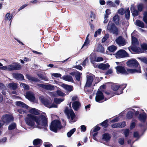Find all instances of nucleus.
Masks as SVG:
<instances>
[{
	"instance_id": "nucleus-23",
	"label": "nucleus",
	"mask_w": 147,
	"mask_h": 147,
	"mask_svg": "<svg viewBox=\"0 0 147 147\" xmlns=\"http://www.w3.org/2000/svg\"><path fill=\"white\" fill-rule=\"evenodd\" d=\"M16 105L18 106L21 107L25 109H28L29 106L23 102L21 101H17L16 102Z\"/></svg>"
},
{
	"instance_id": "nucleus-33",
	"label": "nucleus",
	"mask_w": 147,
	"mask_h": 147,
	"mask_svg": "<svg viewBox=\"0 0 147 147\" xmlns=\"http://www.w3.org/2000/svg\"><path fill=\"white\" fill-rule=\"evenodd\" d=\"M64 88L68 91L71 92L74 90L73 87L71 85H65Z\"/></svg>"
},
{
	"instance_id": "nucleus-6",
	"label": "nucleus",
	"mask_w": 147,
	"mask_h": 147,
	"mask_svg": "<svg viewBox=\"0 0 147 147\" xmlns=\"http://www.w3.org/2000/svg\"><path fill=\"white\" fill-rule=\"evenodd\" d=\"M107 29L110 32L115 35L117 36L119 33V29L114 23L110 21L107 26Z\"/></svg>"
},
{
	"instance_id": "nucleus-19",
	"label": "nucleus",
	"mask_w": 147,
	"mask_h": 147,
	"mask_svg": "<svg viewBox=\"0 0 147 147\" xmlns=\"http://www.w3.org/2000/svg\"><path fill=\"white\" fill-rule=\"evenodd\" d=\"M81 106L80 103L78 101H75L72 104V107L75 111H77Z\"/></svg>"
},
{
	"instance_id": "nucleus-38",
	"label": "nucleus",
	"mask_w": 147,
	"mask_h": 147,
	"mask_svg": "<svg viewBox=\"0 0 147 147\" xmlns=\"http://www.w3.org/2000/svg\"><path fill=\"white\" fill-rule=\"evenodd\" d=\"M8 86L9 87L13 90H16L17 87V84L16 83H11L9 84Z\"/></svg>"
},
{
	"instance_id": "nucleus-4",
	"label": "nucleus",
	"mask_w": 147,
	"mask_h": 147,
	"mask_svg": "<svg viewBox=\"0 0 147 147\" xmlns=\"http://www.w3.org/2000/svg\"><path fill=\"white\" fill-rule=\"evenodd\" d=\"M131 43L132 46L130 49L133 51L138 53H141V49L140 47H137L139 44V42L137 38L134 36H131Z\"/></svg>"
},
{
	"instance_id": "nucleus-30",
	"label": "nucleus",
	"mask_w": 147,
	"mask_h": 147,
	"mask_svg": "<svg viewBox=\"0 0 147 147\" xmlns=\"http://www.w3.org/2000/svg\"><path fill=\"white\" fill-rule=\"evenodd\" d=\"M42 141L40 139L37 138L34 140L33 142V143L34 146H36L40 144V143L42 144Z\"/></svg>"
},
{
	"instance_id": "nucleus-39",
	"label": "nucleus",
	"mask_w": 147,
	"mask_h": 147,
	"mask_svg": "<svg viewBox=\"0 0 147 147\" xmlns=\"http://www.w3.org/2000/svg\"><path fill=\"white\" fill-rule=\"evenodd\" d=\"M76 129L74 128L70 130V131L68 132L67 133V136L68 137H70L71 135L75 131Z\"/></svg>"
},
{
	"instance_id": "nucleus-31",
	"label": "nucleus",
	"mask_w": 147,
	"mask_h": 147,
	"mask_svg": "<svg viewBox=\"0 0 147 147\" xmlns=\"http://www.w3.org/2000/svg\"><path fill=\"white\" fill-rule=\"evenodd\" d=\"M109 119H106L101 123L100 124L101 126L104 127L105 128H107L109 126Z\"/></svg>"
},
{
	"instance_id": "nucleus-41",
	"label": "nucleus",
	"mask_w": 147,
	"mask_h": 147,
	"mask_svg": "<svg viewBox=\"0 0 147 147\" xmlns=\"http://www.w3.org/2000/svg\"><path fill=\"white\" fill-rule=\"evenodd\" d=\"M82 75V73L80 72H79L77 71V73L75 76L76 79V80L79 82L80 80V78L81 77V76Z\"/></svg>"
},
{
	"instance_id": "nucleus-37",
	"label": "nucleus",
	"mask_w": 147,
	"mask_h": 147,
	"mask_svg": "<svg viewBox=\"0 0 147 147\" xmlns=\"http://www.w3.org/2000/svg\"><path fill=\"white\" fill-rule=\"evenodd\" d=\"M16 127V124L15 123H13L9 126L8 129L9 130H13L15 129Z\"/></svg>"
},
{
	"instance_id": "nucleus-42",
	"label": "nucleus",
	"mask_w": 147,
	"mask_h": 147,
	"mask_svg": "<svg viewBox=\"0 0 147 147\" xmlns=\"http://www.w3.org/2000/svg\"><path fill=\"white\" fill-rule=\"evenodd\" d=\"M143 20L144 22L147 24V11H145L144 13Z\"/></svg>"
},
{
	"instance_id": "nucleus-36",
	"label": "nucleus",
	"mask_w": 147,
	"mask_h": 147,
	"mask_svg": "<svg viewBox=\"0 0 147 147\" xmlns=\"http://www.w3.org/2000/svg\"><path fill=\"white\" fill-rule=\"evenodd\" d=\"M130 10L131 11H132V10H133L132 14L134 16H136L138 15L139 13L138 11L135 9L134 7H131Z\"/></svg>"
},
{
	"instance_id": "nucleus-52",
	"label": "nucleus",
	"mask_w": 147,
	"mask_h": 147,
	"mask_svg": "<svg viewBox=\"0 0 147 147\" xmlns=\"http://www.w3.org/2000/svg\"><path fill=\"white\" fill-rule=\"evenodd\" d=\"M118 12L121 15H123L125 12V11L123 8H121L118 10Z\"/></svg>"
},
{
	"instance_id": "nucleus-26",
	"label": "nucleus",
	"mask_w": 147,
	"mask_h": 147,
	"mask_svg": "<svg viewBox=\"0 0 147 147\" xmlns=\"http://www.w3.org/2000/svg\"><path fill=\"white\" fill-rule=\"evenodd\" d=\"M39 111V110L34 108H32L29 110V112L30 113L36 115H39L40 114Z\"/></svg>"
},
{
	"instance_id": "nucleus-49",
	"label": "nucleus",
	"mask_w": 147,
	"mask_h": 147,
	"mask_svg": "<svg viewBox=\"0 0 147 147\" xmlns=\"http://www.w3.org/2000/svg\"><path fill=\"white\" fill-rule=\"evenodd\" d=\"M139 59L142 62L147 64V58L143 57L142 58L140 57Z\"/></svg>"
},
{
	"instance_id": "nucleus-8",
	"label": "nucleus",
	"mask_w": 147,
	"mask_h": 147,
	"mask_svg": "<svg viewBox=\"0 0 147 147\" xmlns=\"http://www.w3.org/2000/svg\"><path fill=\"white\" fill-rule=\"evenodd\" d=\"M127 65L130 67L136 68L138 67L139 68L138 70L140 69V67L138 61L135 59H132L128 60L127 62Z\"/></svg>"
},
{
	"instance_id": "nucleus-53",
	"label": "nucleus",
	"mask_w": 147,
	"mask_h": 147,
	"mask_svg": "<svg viewBox=\"0 0 147 147\" xmlns=\"http://www.w3.org/2000/svg\"><path fill=\"white\" fill-rule=\"evenodd\" d=\"M109 38L108 35H107L104 36L102 38V42L103 43L105 42L107 40L108 38Z\"/></svg>"
},
{
	"instance_id": "nucleus-20",
	"label": "nucleus",
	"mask_w": 147,
	"mask_h": 147,
	"mask_svg": "<svg viewBox=\"0 0 147 147\" xmlns=\"http://www.w3.org/2000/svg\"><path fill=\"white\" fill-rule=\"evenodd\" d=\"M13 77L18 80H24L23 75L21 74L14 73L13 74Z\"/></svg>"
},
{
	"instance_id": "nucleus-48",
	"label": "nucleus",
	"mask_w": 147,
	"mask_h": 147,
	"mask_svg": "<svg viewBox=\"0 0 147 147\" xmlns=\"http://www.w3.org/2000/svg\"><path fill=\"white\" fill-rule=\"evenodd\" d=\"M54 101L55 102V103H56L59 104H60L61 102L63 100L61 99H59L56 98H54Z\"/></svg>"
},
{
	"instance_id": "nucleus-54",
	"label": "nucleus",
	"mask_w": 147,
	"mask_h": 147,
	"mask_svg": "<svg viewBox=\"0 0 147 147\" xmlns=\"http://www.w3.org/2000/svg\"><path fill=\"white\" fill-rule=\"evenodd\" d=\"M57 94L58 95L63 96L65 94L63 93L62 92L59 90H57Z\"/></svg>"
},
{
	"instance_id": "nucleus-57",
	"label": "nucleus",
	"mask_w": 147,
	"mask_h": 147,
	"mask_svg": "<svg viewBox=\"0 0 147 147\" xmlns=\"http://www.w3.org/2000/svg\"><path fill=\"white\" fill-rule=\"evenodd\" d=\"M138 9L139 11H142L143 8V5L142 4H140L139 5L138 7Z\"/></svg>"
},
{
	"instance_id": "nucleus-63",
	"label": "nucleus",
	"mask_w": 147,
	"mask_h": 147,
	"mask_svg": "<svg viewBox=\"0 0 147 147\" xmlns=\"http://www.w3.org/2000/svg\"><path fill=\"white\" fill-rule=\"evenodd\" d=\"M52 76L55 77L59 78L60 77L61 75L58 73H53V74Z\"/></svg>"
},
{
	"instance_id": "nucleus-44",
	"label": "nucleus",
	"mask_w": 147,
	"mask_h": 147,
	"mask_svg": "<svg viewBox=\"0 0 147 147\" xmlns=\"http://www.w3.org/2000/svg\"><path fill=\"white\" fill-rule=\"evenodd\" d=\"M10 13H7L5 15V17L8 18L9 20H11L13 16V13H12L11 15H10Z\"/></svg>"
},
{
	"instance_id": "nucleus-55",
	"label": "nucleus",
	"mask_w": 147,
	"mask_h": 147,
	"mask_svg": "<svg viewBox=\"0 0 147 147\" xmlns=\"http://www.w3.org/2000/svg\"><path fill=\"white\" fill-rule=\"evenodd\" d=\"M100 129V127L97 126H96L94 127L93 129V132H96L99 130Z\"/></svg>"
},
{
	"instance_id": "nucleus-64",
	"label": "nucleus",
	"mask_w": 147,
	"mask_h": 147,
	"mask_svg": "<svg viewBox=\"0 0 147 147\" xmlns=\"http://www.w3.org/2000/svg\"><path fill=\"white\" fill-rule=\"evenodd\" d=\"M74 68H76V69H78L79 70H82V67L80 65H76V66H75L74 67Z\"/></svg>"
},
{
	"instance_id": "nucleus-2",
	"label": "nucleus",
	"mask_w": 147,
	"mask_h": 147,
	"mask_svg": "<svg viewBox=\"0 0 147 147\" xmlns=\"http://www.w3.org/2000/svg\"><path fill=\"white\" fill-rule=\"evenodd\" d=\"M116 72L118 74H121L127 75L129 74H133L135 73H141V69L137 70L136 69H126L124 67L122 66L118 65L115 67Z\"/></svg>"
},
{
	"instance_id": "nucleus-13",
	"label": "nucleus",
	"mask_w": 147,
	"mask_h": 147,
	"mask_svg": "<svg viewBox=\"0 0 147 147\" xmlns=\"http://www.w3.org/2000/svg\"><path fill=\"white\" fill-rule=\"evenodd\" d=\"M93 80V77L92 76L88 75L87 76V81L85 87H89L90 86Z\"/></svg>"
},
{
	"instance_id": "nucleus-17",
	"label": "nucleus",
	"mask_w": 147,
	"mask_h": 147,
	"mask_svg": "<svg viewBox=\"0 0 147 147\" xmlns=\"http://www.w3.org/2000/svg\"><path fill=\"white\" fill-rule=\"evenodd\" d=\"M110 67V66L108 63H100L98 65V68L99 69L104 70H107Z\"/></svg>"
},
{
	"instance_id": "nucleus-59",
	"label": "nucleus",
	"mask_w": 147,
	"mask_h": 147,
	"mask_svg": "<svg viewBox=\"0 0 147 147\" xmlns=\"http://www.w3.org/2000/svg\"><path fill=\"white\" fill-rule=\"evenodd\" d=\"M119 123H115L112 124L111 125V127L113 128L119 127Z\"/></svg>"
},
{
	"instance_id": "nucleus-29",
	"label": "nucleus",
	"mask_w": 147,
	"mask_h": 147,
	"mask_svg": "<svg viewBox=\"0 0 147 147\" xmlns=\"http://www.w3.org/2000/svg\"><path fill=\"white\" fill-rule=\"evenodd\" d=\"M117 49V47L115 45H112L109 47L107 49L111 52H114Z\"/></svg>"
},
{
	"instance_id": "nucleus-51",
	"label": "nucleus",
	"mask_w": 147,
	"mask_h": 147,
	"mask_svg": "<svg viewBox=\"0 0 147 147\" xmlns=\"http://www.w3.org/2000/svg\"><path fill=\"white\" fill-rule=\"evenodd\" d=\"M141 48L142 49L144 50H147V44L146 43H143L141 45Z\"/></svg>"
},
{
	"instance_id": "nucleus-34",
	"label": "nucleus",
	"mask_w": 147,
	"mask_h": 147,
	"mask_svg": "<svg viewBox=\"0 0 147 147\" xmlns=\"http://www.w3.org/2000/svg\"><path fill=\"white\" fill-rule=\"evenodd\" d=\"M125 18L126 19L128 20L129 19L130 16V12L129 8H128L125 10Z\"/></svg>"
},
{
	"instance_id": "nucleus-15",
	"label": "nucleus",
	"mask_w": 147,
	"mask_h": 147,
	"mask_svg": "<svg viewBox=\"0 0 147 147\" xmlns=\"http://www.w3.org/2000/svg\"><path fill=\"white\" fill-rule=\"evenodd\" d=\"M116 43L119 46H123L125 45V40L121 36H119L116 40Z\"/></svg>"
},
{
	"instance_id": "nucleus-62",
	"label": "nucleus",
	"mask_w": 147,
	"mask_h": 147,
	"mask_svg": "<svg viewBox=\"0 0 147 147\" xmlns=\"http://www.w3.org/2000/svg\"><path fill=\"white\" fill-rule=\"evenodd\" d=\"M119 142L121 145H123L124 144V140L123 138L119 139Z\"/></svg>"
},
{
	"instance_id": "nucleus-47",
	"label": "nucleus",
	"mask_w": 147,
	"mask_h": 147,
	"mask_svg": "<svg viewBox=\"0 0 147 147\" xmlns=\"http://www.w3.org/2000/svg\"><path fill=\"white\" fill-rule=\"evenodd\" d=\"M119 123V128H123L126 126V122L125 121H123L122 122L118 123Z\"/></svg>"
},
{
	"instance_id": "nucleus-28",
	"label": "nucleus",
	"mask_w": 147,
	"mask_h": 147,
	"mask_svg": "<svg viewBox=\"0 0 147 147\" xmlns=\"http://www.w3.org/2000/svg\"><path fill=\"white\" fill-rule=\"evenodd\" d=\"M134 115V113L131 111H128L126 115V118L127 119H130L133 118Z\"/></svg>"
},
{
	"instance_id": "nucleus-35",
	"label": "nucleus",
	"mask_w": 147,
	"mask_h": 147,
	"mask_svg": "<svg viewBox=\"0 0 147 147\" xmlns=\"http://www.w3.org/2000/svg\"><path fill=\"white\" fill-rule=\"evenodd\" d=\"M89 34H88L86 36L85 41L84 44L82 46L81 49L83 48L85 46H87L90 43V41L89 40L88 37Z\"/></svg>"
},
{
	"instance_id": "nucleus-7",
	"label": "nucleus",
	"mask_w": 147,
	"mask_h": 147,
	"mask_svg": "<svg viewBox=\"0 0 147 147\" xmlns=\"http://www.w3.org/2000/svg\"><path fill=\"white\" fill-rule=\"evenodd\" d=\"M1 119L5 124H6V125L9 124L14 120L13 117L12 115L8 114L3 115Z\"/></svg>"
},
{
	"instance_id": "nucleus-1",
	"label": "nucleus",
	"mask_w": 147,
	"mask_h": 147,
	"mask_svg": "<svg viewBox=\"0 0 147 147\" xmlns=\"http://www.w3.org/2000/svg\"><path fill=\"white\" fill-rule=\"evenodd\" d=\"M25 121L26 124L30 126H34L36 122L38 128L47 129V118L44 115H40L38 116H36L31 114H28L25 118Z\"/></svg>"
},
{
	"instance_id": "nucleus-14",
	"label": "nucleus",
	"mask_w": 147,
	"mask_h": 147,
	"mask_svg": "<svg viewBox=\"0 0 147 147\" xmlns=\"http://www.w3.org/2000/svg\"><path fill=\"white\" fill-rule=\"evenodd\" d=\"M38 86L48 90H52L54 89V87L51 84L45 85L41 84H38Z\"/></svg>"
},
{
	"instance_id": "nucleus-24",
	"label": "nucleus",
	"mask_w": 147,
	"mask_h": 147,
	"mask_svg": "<svg viewBox=\"0 0 147 147\" xmlns=\"http://www.w3.org/2000/svg\"><path fill=\"white\" fill-rule=\"evenodd\" d=\"M111 136L108 133H106L102 135V139L104 140L105 141H109L111 139Z\"/></svg>"
},
{
	"instance_id": "nucleus-50",
	"label": "nucleus",
	"mask_w": 147,
	"mask_h": 147,
	"mask_svg": "<svg viewBox=\"0 0 147 147\" xmlns=\"http://www.w3.org/2000/svg\"><path fill=\"white\" fill-rule=\"evenodd\" d=\"M129 133V130L128 129H126L124 131V134L125 137L128 136Z\"/></svg>"
},
{
	"instance_id": "nucleus-12",
	"label": "nucleus",
	"mask_w": 147,
	"mask_h": 147,
	"mask_svg": "<svg viewBox=\"0 0 147 147\" xmlns=\"http://www.w3.org/2000/svg\"><path fill=\"white\" fill-rule=\"evenodd\" d=\"M117 56L120 58H123L128 56V54L124 50L121 49L118 51L116 53Z\"/></svg>"
},
{
	"instance_id": "nucleus-40",
	"label": "nucleus",
	"mask_w": 147,
	"mask_h": 147,
	"mask_svg": "<svg viewBox=\"0 0 147 147\" xmlns=\"http://www.w3.org/2000/svg\"><path fill=\"white\" fill-rule=\"evenodd\" d=\"M104 92L108 96V98L112 97L114 95L113 93L111 91H104Z\"/></svg>"
},
{
	"instance_id": "nucleus-32",
	"label": "nucleus",
	"mask_w": 147,
	"mask_h": 147,
	"mask_svg": "<svg viewBox=\"0 0 147 147\" xmlns=\"http://www.w3.org/2000/svg\"><path fill=\"white\" fill-rule=\"evenodd\" d=\"M136 25L142 28H144V24L142 21L139 20H137L136 21Z\"/></svg>"
},
{
	"instance_id": "nucleus-3",
	"label": "nucleus",
	"mask_w": 147,
	"mask_h": 147,
	"mask_svg": "<svg viewBox=\"0 0 147 147\" xmlns=\"http://www.w3.org/2000/svg\"><path fill=\"white\" fill-rule=\"evenodd\" d=\"M62 127L61 121L57 119L52 121L50 126V130L55 133H57L58 129H61Z\"/></svg>"
},
{
	"instance_id": "nucleus-25",
	"label": "nucleus",
	"mask_w": 147,
	"mask_h": 147,
	"mask_svg": "<svg viewBox=\"0 0 147 147\" xmlns=\"http://www.w3.org/2000/svg\"><path fill=\"white\" fill-rule=\"evenodd\" d=\"M63 79L65 81L71 82H74L72 77L70 75H67L65 76H63Z\"/></svg>"
},
{
	"instance_id": "nucleus-22",
	"label": "nucleus",
	"mask_w": 147,
	"mask_h": 147,
	"mask_svg": "<svg viewBox=\"0 0 147 147\" xmlns=\"http://www.w3.org/2000/svg\"><path fill=\"white\" fill-rule=\"evenodd\" d=\"M26 77L27 79L28 80L34 82H39L40 80L38 79V78L32 77L30 75L27 74H26Z\"/></svg>"
},
{
	"instance_id": "nucleus-46",
	"label": "nucleus",
	"mask_w": 147,
	"mask_h": 147,
	"mask_svg": "<svg viewBox=\"0 0 147 147\" xmlns=\"http://www.w3.org/2000/svg\"><path fill=\"white\" fill-rule=\"evenodd\" d=\"M107 4L110 7H114L115 6V3L110 1H108L107 2Z\"/></svg>"
},
{
	"instance_id": "nucleus-18",
	"label": "nucleus",
	"mask_w": 147,
	"mask_h": 147,
	"mask_svg": "<svg viewBox=\"0 0 147 147\" xmlns=\"http://www.w3.org/2000/svg\"><path fill=\"white\" fill-rule=\"evenodd\" d=\"M26 98L30 100H34L35 97L34 94L32 92L29 91L26 93Z\"/></svg>"
},
{
	"instance_id": "nucleus-56",
	"label": "nucleus",
	"mask_w": 147,
	"mask_h": 147,
	"mask_svg": "<svg viewBox=\"0 0 147 147\" xmlns=\"http://www.w3.org/2000/svg\"><path fill=\"white\" fill-rule=\"evenodd\" d=\"M113 70L112 69H108L105 72V75H108L112 74L113 73Z\"/></svg>"
},
{
	"instance_id": "nucleus-9",
	"label": "nucleus",
	"mask_w": 147,
	"mask_h": 147,
	"mask_svg": "<svg viewBox=\"0 0 147 147\" xmlns=\"http://www.w3.org/2000/svg\"><path fill=\"white\" fill-rule=\"evenodd\" d=\"M65 112L67 115L68 119H69L70 117L72 122H74L76 121V120H74L76 115L72 109L69 110L68 108L67 107L65 110Z\"/></svg>"
},
{
	"instance_id": "nucleus-27",
	"label": "nucleus",
	"mask_w": 147,
	"mask_h": 147,
	"mask_svg": "<svg viewBox=\"0 0 147 147\" xmlns=\"http://www.w3.org/2000/svg\"><path fill=\"white\" fill-rule=\"evenodd\" d=\"M113 21L117 25H119L120 24V18L118 15H116L114 16Z\"/></svg>"
},
{
	"instance_id": "nucleus-45",
	"label": "nucleus",
	"mask_w": 147,
	"mask_h": 147,
	"mask_svg": "<svg viewBox=\"0 0 147 147\" xmlns=\"http://www.w3.org/2000/svg\"><path fill=\"white\" fill-rule=\"evenodd\" d=\"M38 76L41 79L47 81L48 80V78L46 76L43 75L42 74H40L38 75Z\"/></svg>"
},
{
	"instance_id": "nucleus-10",
	"label": "nucleus",
	"mask_w": 147,
	"mask_h": 147,
	"mask_svg": "<svg viewBox=\"0 0 147 147\" xmlns=\"http://www.w3.org/2000/svg\"><path fill=\"white\" fill-rule=\"evenodd\" d=\"M8 67L10 71L19 70L22 67V66L19 63H15L13 65H9Z\"/></svg>"
},
{
	"instance_id": "nucleus-60",
	"label": "nucleus",
	"mask_w": 147,
	"mask_h": 147,
	"mask_svg": "<svg viewBox=\"0 0 147 147\" xmlns=\"http://www.w3.org/2000/svg\"><path fill=\"white\" fill-rule=\"evenodd\" d=\"M45 147H50L52 144L49 142H46L44 143Z\"/></svg>"
},
{
	"instance_id": "nucleus-61",
	"label": "nucleus",
	"mask_w": 147,
	"mask_h": 147,
	"mask_svg": "<svg viewBox=\"0 0 147 147\" xmlns=\"http://www.w3.org/2000/svg\"><path fill=\"white\" fill-rule=\"evenodd\" d=\"M28 4H26L21 6L18 9V11H19L23 9L25 7H26L27 6H28Z\"/></svg>"
},
{
	"instance_id": "nucleus-58",
	"label": "nucleus",
	"mask_w": 147,
	"mask_h": 147,
	"mask_svg": "<svg viewBox=\"0 0 147 147\" xmlns=\"http://www.w3.org/2000/svg\"><path fill=\"white\" fill-rule=\"evenodd\" d=\"M81 131L85 132L86 129V126L85 125H82L81 126Z\"/></svg>"
},
{
	"instance_id": "nucleus-43",
	"label": "nucleus",
	"mask_w": 147,
	"mask_h": 147,
	"mask_svg": "<svg viewBox=\"0 0 147 147\" xmlns=\"http://www.w3.org/2000/svg\"><path fill=\"white\" fill-rule=\"evenodd\" d=\"M98 49L102 53H104L105 52L104 48L101 45L99 44L98 46Z\"/></svg>"
},
{
	"instance_id": "nucleus-5",
	"label": "nucleus",
	"mask_w": 147,
	"mask_h": 147,
	"mask_svg": "<svg viewBox=\"0 0 147 147\" xmlns=\"http://www.w3.org/2000/svg\"><path fill=\"white\" fill-rule=\"evenodd\" d=\"M127 84H121L120 86H118L115 84H113L111 85V89L115 91H118L116 92L117 95H119L123 93V91L126 88Z\"/></svg>"
},
{
	"instance_id": "nucleus-16",
	"label": "nucleus",
	"mask_w": 147,
	"mask_h": 147,
	"mask_svg": "<svg viewBox=\"0 0 147 147\" xmlns=\"http://www.w3.org/2000/svg\"><path fill=\"white\" fill-rule=\"evenodd\" d=\"M138 119L140 122L144 123L146 122V114L145 113L140 114Z\"/></svg>"
},
{
	"instance_id": "nucleus-21",
	"label": "nucleus",
	"mask_w": 147,
	"mask_h": 147,
	"mask_svg": "<svg viewBox=\"0 0 147 147\" xmlns=\"http://www.w3.org/2000/svg\"><path fill=\"white\" fill-rule=\"evenodd\" d=\"M41 101L42 102L46 107L49 108L50 105V101L49 100L45 99L44 98H42L41 99Z\"/></svg>"
},
{
	"instance_id": "nucleus-11",
	"label": "nucleus",
	"mask_w": 147,
	"mask_h": 147,
	"mask_svg": "<svg viewBox=\"0 0 147 147\" xmlns=\"http://www.w3.org/2000/svg\"><path fill=\"white\" fill-rule=\"evenodd\" d=\"M104 99V95L102 92L99 90L97 91L95 98L96 101L97 102H101V101Z\"/></svg>"
}]
</instances>
